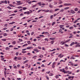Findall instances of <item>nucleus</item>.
<instances>
[{"instance_id": "473e14b6", "label": "nucleus", "mask_w": 80, "mask_h": 80, "mask_svg": "<svg viewBox=\"0 0 80 80\" xmlns=\"http://www.w3.org/2000/svg\"><path fill=\"white\" fill-rule=\"evenodd\" d=\"M51 43L52 44H53V41H51Z\"/></svg>"}, {"instance_id": "774afa93", "label": "nucleus", "mask_w": 80, "mask_h": 80, "mask_svg": "<svg viewBox=\"0 0 80 80\" xmlns=\"http://www.w3.org/2000/svg\"><path fill=\"white\" fill-rule=\"evenodd\" d=\"M37 38H40V37H36Z\"/></svg>"}, {"instance_id": "cd10ccee", "label": "nucleus", "mask_w": 80, "mask_h": 80, "mask_svg": "<svg viewBox=\"0 0 80 80\" xmlns=\"http://www.w3.org/2000/svg\"><path fill=\"white\" fill-rule=\"evenodd\" d=\"M49 76H53V74L52 73H50L49 74Z\"/></svg>"}, {"instance_id": "6ab92c4d", "label": "nucleus", "mask_w": 80, "mask_h": 80, "mask_svg": "<svg viewBox=\"0 0 80 80\" xmlns=\"http://www.w3.org/2000/svg\"><path fill=\"white\" fill-rule=\"evenodd\" d=\"M49 7H50V8H52V5L51 4H49Z\"/></svg>"}, {"instance_id": "f8f14e48", "label": "nucleus", "mask_w": 80, "mask_h": 80, "mask_svg": "<svg viewBox=\"0 0 80 80\" xmlns=\"http://www.w3.org/2000/svg\"><path fill=\"white\" fill-rule=\"evenodd\" d=\"M70 39H69L68 40H67L65 42H66V43H67V42H69V41H70Z\"/></svg>"}, {"instance_id": "69168bd1", "label": "nucleus", "mask_w": 80, "mask_h": 80, "mask_svg": "<svg viewBox=\"0 0 80 80\" xmlns=\"http://www.w3.org/2000/svg\"><path fill=\"white\" fill-rule=\"evenodd\" d=\"M4 3H6V4H7V1H4Z\"/></svg>"}, {"instance_id": "864d4df0", "label": "nucleus", "mask_w": 80, "mask_h": 80, "mask_svg": "<svg viewBox=\"0 0 80 80\" xmlns=\"http://www.w3.org/2000/svg\"><path fill=\"white\" fill-rule=\"evenodd\" d=\"M49 12V10H46L45 12Z\"/></svg>"}, {"instance_id": "4468645a", "label": "nucleus", "mask_w": 80, "mask_h": 80, "mask_svg": "<svg viewBox=\"0 0 80 80\" xmlns=\"http://www.w3.org/2000/svg\"><path fill=\"white\" fill-rule=\"evenodd\" d=\"M59 9H55V10H54V12H57V11H58V10H59Z\"/></svg>"}, {"instance_id": "2f4dec72", "label": "nucleus", "mask_w": 80, "mask_h": 80, "mask_svg": "<svg viewBox=\"0 0 80 80\" xmlns=\"http://www.w3.org/2000/svg\"><path fill=\"white\" fill-rule=\"evenodd\" d=\"M14 15H15V14H11L10 15V16H14Z\"/></svg>"}, {"instance_id": "0eeeda50", "label": "nucleus", "mask_w": 80, "mask_h": 80, "mask_svg": "<svg viewBox=\"0 0 80 80\" xmlns=\"http://www.w3.org/2000/svg\"><path fill=\"white\" fill-rule=\"evenodd\" d=\"M61 43H62V45H64L65 43H66V42H65L62 41L61 42Z\"/></svg>"}, {"instance_id": "de8ad7c7", "label": "nucleus", "mask_w": 80, "mask_h": 80, "mask_svg": "<svg viewBox=\"0 0 80 80\" xmlns=\"http://www.w3.org/2000/svg\"><path fill=\"white\" fill-rule=\"evenodd\" d=\"M19 41H20V42H22V41H23V40H22V39H19Z\"/></svg>"}, {"instance_id": "3c124183", "label": "nucleus", "mask_w": 80, "mask_h": 80, "mask_svg": "<svg viewBox=\"0 0 80 80\" xmlns=\"http://www.w3.org/2000/svg\"><path fill=\"white\" fill-rule=\"evenodd\" d=\"M7 28H3V30H7Z\"/></svg>"}, {"instance_id": "bf43d9fd", "label": "nucleus", "mask_w": 80, "mask_h": 80, "mask_svg": "<svg viewBox=\"0 0 80 80\" xmlns=\"http://www.w3.org/2000/svg\"><path fill=\"white\" fill-rule=\"evenodd\" d=\"M26 50V49L25 48L22 50V51H25V50Z\"/></svg>"}, {"instance_id": "ea45409f", "label": "nucleus", "mask_w": 80, "mask_h": 80, "mask_svg": "<svg viewBox=\"0 0 80 80\" xmlns=\"http://www.w3.org/2000/svg\"><path fill=\"white\" fill-rule=\"evenodd\" d=\"M7 8H8L9 9H12V8H11L9 6Z\"/></svg>"}, {"instance_id": "13d9d810", "label": "nucleus", "mask_w": 80, "mask_h": 80, "mask_svg": "<svg viewBox=\"0 0 80 80\" xmlns=\"http://www.w3.org/2000/svg\"><path fill=\"white\" fill-rule=\"evenodd\" d=\"M22 53H26V51H22Z\"/></svg>"}, {"instance_id": "c03bdc74", "label": "nucleus", "mask_w": 80, "mask_h": 80, "mask_svg": "<svg viewBox=\"0 0 80 80\" xmlns=\"http://www.w3.org/2000/svg\"><path fill=\"white\" fill-rule=\"evenodd\" d=\"M14 50H18V48H14Z\"/></svg>"}, {"instance_id": "0e129e2a", "label": "nucleus", "mask_w": 80, "mask_h": 80, "mask_svg": "<svg viewBox=\"0 0 80 80\" xmlns=\"http://www.w3.org/2000/svg\"><path fill=\"white\" fill-rule=\"evenodd\" d=\"M42 67H45V66H44V64H42Z\"/></svg>"}, {"instance_id": "a19ab883", "label": "nucleus", "mask_w": 80, "mask_h": 80, "mask_svg": "<svg viewBox=\"0 0 80 80\" xmlns=\"http://www.w3.org/2000/svg\"><path fill=\"white\" fill-rule=\"evenodd\" d=\"M19 73H20V74H22V72L21 71H19Z\"/></svg>"}, {"instance_id": "6e6552de", "label": "nucleus", "mask_w": 80, "mask_h": 80, "mask_svg": "<svg viewBox=\"0 0 80 80\" xmlns=\"http://www.w3.org/2000/svg\"><path fill=\"white\" fill-rule=\"evenodd\" d=\"M15 22H10V23H9V25H10L11 24V25H12V24H13V23H15Z\"/></svg>"}, {"instance_id": "f257e3e1", "label": "nucleus", "mask_w": 80, "mask_h": 80, "mask_svg": "<svg viewBox=\"0 0 80 80\" xmlns=\"http://www.w3.org/2000/svg\"><path fill=\"white\" fill-rule=\"evenodd\" d=\"M64 5L65 6H68V5H71V4L69 3V4H67V3H65L64 4Z\"/></svg>"}, {"instance_id": "bb28decb", "label": "nucleus", "mask_w": 80, "mask_h": 80, "mask_svg": "<svg viewBox=\"0 0 80 80\" xmlns=\"http://www.w3.org/2000/svg\"><path fill=\"white\" fill-rule=\"evenodd\" d=\"M44 40H45V41H47V42H48V39L47 38L45 39Z\"/></svg>"}, {"instance_id": "79ce46f5", "label": "nucleus", "mask_w": 80, "mask_h": 80, "mask_svg": "<svg viewBox=\"0 0 80 80\" xmlns=\"http://www.w3.org/2000/svg\"><path fill=\"white\" fill-rule=\"evenodd\" d=\"M65 69H66V70H68V67H66Z\"/></svg>"}, {"instance_id": "f704fd0d", "label": "nucleus", "mask_w": 80, "mask_h": 80, "mask_svg": "<svg viewBox=\"0 0 80 80\" xmlns=\"http://www.w3.org/2000/svg\"><path fill=\"white\" fill-rule=\"evenodd\" d=\"M75 11H78V8H75Z\"/></svg>"}, {"instance_id": "b1692460", "label": "nucleus", "mask_w": 80, "mask_h": 80, "mask_svg": "<svg viewBox=\"0 0 80 80\" xmlns=\"http://www.w3.org/2000/svg\"><path fill=\"white\" fill-rule=\"evenodd\" d=\"M9 6H10V7H15V6H13V5H12V4H9Z\"/></svg>"}, {"instance_id": "39448f33", "label": "nucleus", "mask_w": 80, "mask_h": 80, "mask_svg": "<svg viewBox=\"0 0 80 80\" xmlns=\"http://www.w3.org/2000/svg\"><path fill=\"white\" fill-rule=\"evenodd\" d=\"M75 44V43H74V42H73L72 43H71L70 45L71 46H72V45H74Z\"/></svg>"}, {"instance_id": "49530a36", "label": "nucleus", "mask_w": 80, "mask_h": 80, "mask_svg": "<svg viewBox=\"0 0 80 80\" xmlns=\"http://www.w3.org/2000/svg\"><path fill=\"white\" fill-rule=\"evenodd\" d=\"M63 56H64L63 55H61V56L60 57V58H62V57H63Z\"/></svg>"}, {"instance_id": "f03ea898", "label": "nucleus", "mask_w": 80, "mask_h": 80, "mask_svg": "<svg viewBox=\"0 0 80 80\" xmlns=\"http://www.w3.org/2000/svg\"><path fill=\"white\" fill-rule=\"evenodd\" d=\"M55 64V62H53L52 63V68H54L55 67V66L54 65Z\"/></svg>"}, {"instance_id": "9d476101", "label": "nucleus", "mask_w": 80, "mask_h": 80, "mask_svg": "<svg viewBox=\"0 0 80 80\" xmlns=\"http://www.w3.org/2000/svg\"><path fill=\"white\" fill-rule=\"evenodd\" d=\"M5 50H10V48H8V47H7L5 48Z\"/></svg>"}, {"instance_id": "a211bd4d", "label": "nucleus", "mask_w": 80, "mask_h": 80, "mask_svg": "<svg viewBox=\"0 0 80 80\" xmlns=\"http://www.w3.org/2000/svg\"><path fill=\"white\" fill-rule=\"evenodd\" d=\"M26 14L28 15H29V14H30V12H29V11L26 12Z\"/></svg>"}, {"instance_id": "c85d7f7f", "label": "nucleus", "mask_w": 80, "mask_h": 80, "mask_svg": "<svg viewBox=\"0 0 80 80\" xmlns=\"http://www.w3.org/2000/svg\"><path fill=\"white\" fill-rule=\"evenodd\" d=\"M39 57H40V58H42V57H43V56L42 55H40Z\"/></svg>"}, {"instance_id": "ddd939ff", "label": "nucleus", "mask_w": 80, "mask_h": 80, "mask_svg": "<svg viewBox=\"0 0 80 80\" xmlns=\"http://www.w3.org/2000/svg\"><path fill=\"white\" fill-rule=\"evenodd\" d=\"M37 4H35L34 5H33L32 6V7H33V8H34V7H37Z\"/></svg>"}, {"instance_id": "603ef678", "label": "nucleus", "mask_w": 80, "mask_h": 80, "mask_svg": "<svg viewBox=\"0 0 80 80\" xmlns=\"http://www.w3.org/2000/svg\"><path fill=\"white\" fill-rule=\"evenodd\" d=\"M62 5H61L59 6V7L60 8H61V7H62Z\"/></svg>"}, {"instance_id": "8fccbe9b", "label": "nucleus", "mask_w": 80, "mask_h": 80, "mask_svg": "<svg viewBox=\"0 0 80 80\" xmlns=\"http://www.w3.org/2000/svg\"><path fill=\"white\" fill-rule=\"evenodd\" d=\"M33 34H34V32H32L31 33V35H33Z\"/></svg>"}, {"instance_id": "680f3d73", "label": "nucleus", "mask_w": 80, "mask_h": 80, "mask_svg": "<svg viewBox=\"0 0 80 80\" xmlns=\"http://www.w3.org/2000/svg\"><path fill=\"white\" fill-rule=\"evenodd\" d=\"M73 28V27L72 26L69 28V29H72Z\"/></svg>"}, {"instance_id": "052dcab7", "label": "nucleus", "mask_w": 80, "mask_h": 80, "mask_svg": "<svg viewBox=\"0 0 80 80\" xmlns=\"http://www.w3.org/2000/svg\"><path fill=\"white\" fill-rule=\"evenodd\" d=\"M37 56H35L32 57V58H35V57H37Z\"/></svg>"}, {"instance_id": "aec40b11", "label": "nucleus", "mask_w": 80, "mask_h": 80, "mask_svg": "<svg viewBox=\"0 0 80 80\" xmlns=\"http://www.w3.org/2000/svg\"><path fill=\"white\" fill-rule=\"evenodd\" d=\"M34 51L36 52L37 51H38V49L36 48L34 49Z\"/></svg>"}, {"instance_id": "4d7b16f0", "label": "nucleus", "mask_w": 80, "mask_h": 80, "mask_svg": "<svg viewBox=\"0 0 80 80\" xmlns=\"http://www.w3.org/2000/svg\"><path fill=\"white\" fill-rule=\"evenodd\" d=\"M46 78H47V80H49V78H48V77L47 76H46Z\"/></svg>"}, {"instance_id": "1a4fd4ad", "label": "nucleus", "mask_w": 80, "mask_h": 80, "mask_svg": "<svg viewBox=\"0 0 80 80\" xmlns=\"http://www.w3.org/2000/svg\"><path fill=\"white\" fill-rule=\"evenodd\" d=\"M32 48V47H29L27 48V49H31Z\"/></svg>"}, {"instance_id": "09e8293b", "label": "nucleus", "mask_w": 80, "mask_h": 80, "mask_svg": "<svg viewBox=\"0 0 80 80\" xmlns=\"http://www.w3.org/2000/svg\"><path fill=\"white\" fill-rule=\"evenodd\" d=\"M9 47H10V48H12L13 46L12 45H11L10 46H9Z\"/></svg>"}, {"instance_id": "2eb2a0df", "label": "nucleus", "mask_w": 80, "mask_h": 80, "mask_svg": "<svg viewBox=\"0 0 80 80\" xmlns=\"http://www.w3.org/2000/svg\"><path fill=\"white\" fill-rule=\"evenodd\" d=\"M2 41H3V42H5L6 41V39H3L1 40Z\"/></svg>"}, {"instance_id": "e433bc0d", "label": "nucleus", "mask_w": 80, "mask_h": 80, "mask_svg": "<svg viewBox=\"0 0 80 80\" xmlns=\"http://www.w3.org/2000/svg\"><path fill=\"white\" fill-rule=\"evenodd\" d=\"M18 8H22V7L20 6L18 7Z\"/></svg>"}, {"instance_id": "c756f323", "label": "nucleus", "mask_w": 80, "mask_h": 80, "mask_svg": "<svg viewBox=\"0 0 80 80\" xmlns=\"http://www.w3.org/2000/svg\"><path fill=\"white\" fill-rule=\"evenodd\" d=\"M45 33L46 34V35H48V34H49V33L48 32H45Z\"/></svg>"}, {"instance_id": "37998d69", "label": "nucleus", "mask_w": 80, "mask_h": 80, "mask_svg": "<svg viewBox=\"0 0 80 80\" xmlns=\"http://www.w3.org/2000/svg\"><path fill=\"white\" fill-rule=\"evenodd\" d=\"M18 60H20L21 59H22V58H18Z\"/></svg>"}, {"instance_id": "a18cd8bd", "label": "nucleus", "mask_w": 80, "mask_h": 80, "mask_svg": "<svg viewBox=\"0 0 80 80\" xmlns=\"http://www.w3.org/2000/svg\"><path fill=\"white\" fill-rule=\"evenodd\" d=\"M56 78H58V75H57L56 76Z\"/></svg>"}, {"instance_id": "338daca9", "label": "nucleus", "mask_w": 80, "mask_h": 80, "mask_svg": "<svg viewBox=\"0 0 80 80\" xmlns=\"http://www.w3.org/2000/svg\"><path fill=\"white\" fill-rule=\"evenodd\" d=\"M37 22L36 20H34L32 21V22Z\"/></svg>"}, {"instance_id": "c9c22d12", "label": "nucleus", "mask_w": 80, "mask_h": 80, "mask_svg": "<svg viewBox=\"0 0 80 80\" xmlns=\"http://www.w3.org/2000/svg\"><path fill=\"white\" fill-rule=\"evenodd\" d=\"M77 22H78V20L75 21L74 22V23H76Z\"/></svg>"}, {"instance_id": "6e6d98bb", "label": "nucleus", "mask_w": 80, "mask_h": 80, "mask_svg": "<svg viewBox=\"0 0 80 80\" xmlns=\"http://www.w3.org/2000/svg\"><path fill=\"white\" fill-rule=\"evenodd\" d=\"M38 48H39V49H41L42 48H41V47H38Z\"/></svg>"}, {"instance_id": "4c0bfd02", "label": "nucleus", "mask_w": 80, "mask_h": 80, "mask_svg": "<svg viewBox=\"0 0 80 80\" xmlns=\"http://www.w3.org/2000/svg\"><path fill=\"white\" fill-rule=\"evenodd\" d=\"M63 10H64L63 9H62L60 11V12H63Z\"/></svg>"}, {"instance_id": "5fc2aeb1", "label": "nucleus", "mask_w": 80, "mask_h": 80, "mask_svg": "<svg viewBox=\"0 0 80 80\" xmlns=\"http://www.w3.org/2000/svg\"><path fill=\"white\" fill-rule=\"evenodd\" d=\"M51 19H52V18H53V15L51 16L50 17Z\"/></svg>"}, {"instance_id": "393cba45", "label": "nucleus", "mask_w": 80, "mask_h": 80, "mask_svg": "<svg viewBox=\"0 0 80 80\" xmlns=\"http://www.w3.org/2000/svg\"><path fill=\"white\" fill-rule=\"evenodd\" d=\"M68 8H69V7H68L66 8H64V10H67L68 9Z\"/></svg>"}, {"instance_id": "9b49d317", "label": "nucleus", "mask_w": 80, "mask_h": 80, "mask_svg": "<svg viewBox=\"0 0 80 80\" xmlns=\"http://www.w3.org/2000/svg\"><path fill=\"white\" fill-rule=\"evenodd\" d=\"M27 45H28V44H25L23 45L22 46V47H25V46H27Z\"/></svg>"}, {"instance_id": "72a5a7b5", "label": "nucleus", "mask_w": 80, "mask_h": 80, "mask_svg": "<svg viewBox=\"0 0 80 80\" xmlns=\"http://www.w3.org/2000/svg\"><path fill=\"white\" fill-rule=\"evenodd\" d=\"M27 43L28 44H29V45H30V41H28Z\"/></svg>"}, {"instance_id": "dca6fc26", "label": "nucleus", "mask_w": 80, "mask_h": 80, "mask_svg": "<svg viewBox=\"0 0 80 80\" xmlns=\"http://www.w3.org/2000/svg\"><path fill=\"white\" fill-rule=\"evenodd\" d=\"M54 24H55V22H53L52 24V26H53V25H54Z\"/></svg>"}, {"instance_id": "f3484780", "label": "nucleus", "mask_w": 80, "mask_h": 80, "mask_svg": "<svg viewBox=\"0 0 80 80\" xmlns=\"http://www.w3.org/2000/svg\"><path fill=\"white\" fill-rule=\"evenodd\" d=\"M16 43V42L15 41L13 42H12V44H13V45H15V44Z\"/></svg>"}, {"instance_id": "412c9836", "label": "nucleus", "mask_w": 80, "mask_h": 80, "mask_svg": "<svg viewBox=\"0 0 80 80\" xmlns=\"http://www.w3.org/2000/svg\"><path fill=\"white\" fill-rule=\"evenodd\" d=\"M7 35V34L6 33H5L3 34V36H4V37H6Z\"/></svg>"}, {"instance_id": "423d86ee", "label": "nucleus", "mask_w": 80, "mask_h": 80, "mask_svg": "<svg viewBox=\"0 0 80 80\" xmlns=\"http://www.w3.org/2000/svg\"><path fill=\"white\" fill-rule=\"evenodd\" d=\"M80 44V43H79L77 45H76L75 46V47H80V45H78V44Z\"/></svg>"}, {"instance_id": "7c9ffc66", "label": "nucleus", "mask_w": 80, "mask_h": 80, "mask_svg": "<svg viewBox=\"0 0 80 80\" xmlns=\"http://www.w3.org/2000/svg\"><path fill=\"white\" fill-rule=\"evenodd\" d=\"M27 9V8H23V10H26Z\"/></svg>"}, {"instance_id": "58836bf2", "label": "nucleus", "mask_w": 80, "mask_h": 80, "mask_svg": "<svg viewBox=\"0 0 80 80\" xmlns=\"http://www.w3.org/2000/svg\"><path fill=\"white\" fill-rule=\"evenodd\" d=\"M50 71H49L48 72H46V73H48V74H49V73H50Z\"/></svg>"}, {"instance_id": "7ed1b4c3", "label": "nucleus", "mask_w": 80, "mask_h": 80, "mask_svg": "<svg viewBox=\"0 0 80 80\" xmlns=\"http://www.w3.org/2000/svg\"><path fill=\"white\" fill-rule=\"evenodd\" d=\"M71 13H72V14L75 13V12L73 10H71Z\"/></svg>"}, {"instance_id": "4be33fe9", "label": "nucleus", "mask_w": 80, "mask_h": 80, "mask_svg": "<svg viewBox=\"0 0 80 80\" xmlns=\"http://www.w3.org/2000/svg\"><path fill=\"white\" fill-rule=\"evenodd\" d=\"M49 39H50V40H55L54 38H50Z\"/></svg>"}, {"instance_id": "a878e982", "label": "nucleus", "mask_w": 80, "mask_h": 80, "mask_svg": "<svg viewBox=\"0 0 80 80\" xmlns=\"http://www.w3.org/2000/svg\"><path fill=\"white\" fill-rule=\"evenodd\" d=\"M17 3H21V2L20 1H17Z\"/></svg>"}, {"instance_id": "5701e85b", "label": "nucleus", "mask_w": 80, "mask_h": 80, "mask_svg": "<svg viewBox=\"0 0 80 80\" xmlns=\"http://www.w3.org/2000/svg\"><path fill=\"white\" fill-rule=\"evenodd\" d=\"M28 60H26L25 61H24L23 62V64H25V63H27V61L28 62Z\"/></svg>"}, {"instance_id": "20e7f679", "label": "nucleus", "mask_w": 80, "mask_h": 80, "mask_svg": "<svg viewBox=\"0 0 80 80\" xmlns=\"http://www.w3.org/2000/svg\"><path fill=\"white\" fill-rule=\"evenodd\" d=\"M64 27V25H60L59 26L60 28H62V27Z\"/></svg>"}, {"instance_id": "e2e57ef3", "label": "nucleus", "mask_w": 80, "mask_h": 80, "mask_svg": "<svg viewBox=\"0 0 80 80\" xmlns=\"http://www.w3.org/2000/svg\"><path fill=\"white\" fill-rule=\"evenodd\" d=\"M39 36L40 37H44V35H39Z\"/></svg>"}]
</instances>
